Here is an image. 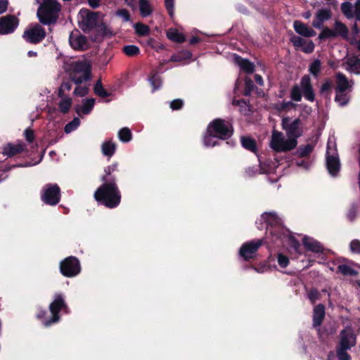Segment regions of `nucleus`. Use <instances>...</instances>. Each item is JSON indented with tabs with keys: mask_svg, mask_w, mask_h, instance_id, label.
<instances>
[{
	"mask_svg": "<svg viewBox=\"0 0 360 360\" xmlns=\"http://www.w3.org/2000/svg\"><path fill=\"white\" fill-rule=\"evenodd\" d=\"M234 129L231 121L216 118L210 122L204 135L203 143L205 146H216L220 140H227L232 136Z\"/></svg>",
	"mask_w": 360,
	"mask_h": 360,
	"instance_id": "1",
	"label": "nucleus"
},
{
	"mask_svg": "<svg viewBox=\"0 0 360 360\" xmlns=\"http://www.w3.org/2000/svg\"><path fill=\"white\" fill-rule=\"evenodd\" d=\"M94 199L99 204L110 209L117 207L122 202V192L117 184H101L94 193Z\"/></svg>",
	"mask_w": 360,
	"mask_h": 360,
	"instance_id": "2",
	"label": "nucleus"
},
{
	"mask_svg": "<svg viewBox=\"0 0 360 360\" xmlns=\"http://www.w3.org/2000/svg\"><path fill=\"white\" fill-rule=\"evenodd\" d=\"M62 6L57 0H42L37 12V16L42 25L56 23Z\"/></svg>",
	"mask_w": 360,
	"mask_h": 360,
	"instance_id": "3",
	"label": "nucleus"
},
{
	"mask_svg": "<svg viewBox=\"0 0 360 360\" xmlns=\"http://www.w3.org/2000/svg\"><path fill=\"white\" fill-rule=\"evenodd\" d=\"M91 77V65L88 61H74L70 66V79L75 84H82Z\"/></svg>",
	"mask_w": 360,
	"mask_h": 360,
	"instance_id": "4",
	"label": "nucleus"
},
{
	"mask_svg": "<svg viewBox=\"0 0 360 360\" xmlns=\"http://www.w3.org/2000/svg\"><path fill=\"white\" fill-rule=\"evenodd\" d=\"M51 316L45 322V326H51L52 324L58 323L60 320V311L67 312L68 305L65 302V296L62 293H56L54 295V300L49 305Z\"/></svg>",
	"mask_w": 360,
	"mask_h": 360,
	"instance_id": "5",
	"label": "nucleus"
},
{
	"mask_svg": "<svg viewBox=\"0 0 360 360\" xmlns=\"http://www.w3.org/2000/svg\"><path fill=\"white\" fill-rule=\"evenodd\" d=\"M46 36V30L39 22H31L23 31L22 38L29 44L41 43Z\"/></svg>",
	"mask_w": 360,
	"mask_h": 360,
	"instance_id": "6",
	"label": "nucleus"
},
{
	"mask_svg": "<svg viewBox=\"0 0 360 360\" xmlns=\"http://www.w3.org/2000/svg\"><path fill=\"white\" fill-rule=\"evenodd\" d=\"M81 271V264L77 257H66V258L60 262V271L62 275L68 278H72V276L78 275Z\"/></svg>",
	"mask_w": 360,
	"mask_h": 360,
	"instance_id": "7",
	"label": "nucleus"
},
{
	"mask_svg": "<svg viewBox=\"0 0 360 360\" xmlns=\"http://www.w3.org/2000/svg\"><path fill=\"white\" fill-rule=\"evenodd\" d=\"M61 197V191L58 184H46L44 186L41 193V199L47 205L54 206L58 204Z\"/></svg>",
	"mask_w": 360,
	"mask_h": 360,
	"instance_id": "8",
	"label": "nucleus"
},
{
	"mask_svg": "<svg viewBox=\"0 0 360 360\" xmlns=\"http://www.w3.org/2000/svg\"><path fill=\"white\" fill-rule=\"evenodd\" d=\"M79 13L81 15L79 26L84 32H90L96 27L99 20V13L88 10V8H81Z\"/></svg>",
	"mask_w": 360,
	"mask_h": 360,
	"instance_id": "9",
	"label": "nucleus"
},
{
	"mask_svg": "<svg viewBox=\"0 0 360 360\" xmlns=\"http://www.w3.org/2000/svg\"><path fill=\"white\" fill-rule=\"evenodd\" d=\"M263 243L264 240H262V238L259 240L258 238V240H252L250 242L245 243L239 249V255L245 260L254 259L259 248L262 245Z\"/></svg>",
	"mask_w": 360,
	"mask_h": 360,
	"instance_id": "10",
	"label": "nucleus"
},
{
	"mask_svg": "<svg viewBox=\"0 0 360 360\" xmlns=\"http://www.w3.org/2000/svg\"><path fill=\"white\" fill-rule=\"evenodd\" d=\"M289 117L282 119V128L286 131L288 137H292L297 140L302 134V120L300 118H296L289 124Z\"/></svg>",
	"mask_w": 360,
	"mask_h": 360,
	"instance_id": "11",
	"label": "nucleus"
},
{
	"mask_svg": "<svg viewBox=\"0 0 360 360\" xmlns=\"http://www.w3.org/2000/svg\"><path fill=\"white\" fill-rule=\"evenodd\" d=\"M20 20L15 15H6L0 18V34H12L17 29Z\"/></svg>",
	"mask_w": 360,
	"mask_h": 360,
	"instance_id": "12",
	"label": "nucleus"
},
{
	"mask_svg": "<svg viewBox=\"0 0 360 360\" xmlns=\"http://www.w3.org/2000/svg\"><path fill=\"white\" fill-rule=\"evenodd\" d=\"M356 337L352 328H344L340 333L339 345L345 347L347 349H351L352 347L356 345Z\"/></svg>",
	"mask_w": 360,
	"mask_h": 360,
	"instance_id": "13",
	"label": "nucleus"
},
{
	"mask_svg": "<svg viewBox=\"0 0 360 360\" xmlns=\"http://www.w3.org/2000/svg\"><path fill=\"white\" fill-rule=\"evenodd\" d=\"M301 90L304 98L309 101H314L316 98L315 92L311 84V78L309 75L302 76L300 81Z\"/></svg>",
	"mask_w": 360,
	"mask_h": 360,
	"instance_id": "14",
	"label": "nucleus"
},
{
	"mask_svg": "<svg viewBox=\"0 0 360 360\" xmlns=\"http://www.w3.org/2000/svg\"><path fill=\"white\" fill-rule=\"evenodd\" d=\"M326 165L329 174L332 176H338L341 168V164L338 155H330L327 151L326 155Z\"/></svg>",
	"mask_w": 360,
	"mask_h": 360,
	"instance_id": "15",
	"label": "nucleus"
},
{
	"mask_svg": "<svg viewBox=\"0 0 360 360\" xmlns=\"http://www.w3.org/2000/svg\"><path fill=\"white\" fill-rule=\"evenodd\" d=\"M326 316V307L323 303H319L314 307L312 325L317 328V333H321V325Z\"/></svg>",
	"mask_w": 360,
	"mask_h": 360,
	"instance_id": "16",
	"label": "nucleus"
},
{
	"mask_svg": "<svg viewBox=\"0 0 360 360\" xmlns=\"http://www.w3.org/2000/svg\"><path fill=\"white\" fill-rule=\"evenodd\" d=\"M69 42L71 47L75 50H85L88 48V41L86 36L82 35L79 32H76V33L72 32L70 35Z\"/></svg>",
	"mask_w": 360,
	"mask_h": 360,
	"instance_id": "17",
	"label": "nucleus"
},
{
	"mask_svg": "<svg viewBox=\"0 0 360 360\" xmlns=\"http://www.w3.org/2000/svg\"><path fill=\"white\" fill-rule=\"evenodd\" d=\"M115 172H118V164L117 162H114L112 165H110L105 167L104 169V174L101 176V180L105 184H117V177L115 174Z\"/></svg>",
	"mask_w": 360,
	"mask_h": 360,
	"instance_id": "18",
	"label": "nucleus"
},
{
	"mask_svg": "<svg viewBox=\"0 0 360 360\" xmlns=\"http://www.w3.org/2000/svg\"><path fill=\"white\" fill-rule=\"evenodd\" d=\"M261 218L266 224V233L270 234V229H273L280 223V218L277 216L276 213L265 212L263 213Z\"/></svg>",
	"mask_w": 360,
	"mask_h": 360,
	"instance_id": "19",
	"label": "nucleus"
},
{
	"mask_svg": "<svg viewBox=\"0 0 360 360\" xmlns=\"http://www.w3.org/2000/svg\"><path fill=\"white\" fill-rule=\"evenodd\" d=\"M95 103L96 100L94 98H84L82 100V104L77 105L75 108V110L78 115H80L81 112L84 115H89L91 112Z\"/></svg>",
	"mask_w": 360,
	"mask_h": 360,
	"instance_id": "20",
	"label": "nucleus"
},
{
	"mask_svg": "<svg viewBox=\"0 0 360 360\" xmlns=\"http://www.w3.org/2000/svg\"><path fill=\"white\" fill-rule=\"evenodd\" d=\"M293 28L295 31L302 37H314L316 36V31L308 27L307 24L301 21H295L293 22Z\"/></svg>",
	"mask_w": 360,
	"mask_h": 360,
	"instance_id": "21",
	"label": "nucleus"
},
{
	"mask_svg": "<svg viewBox=\"0 0 360 360\" xmlns=\"http://www.w3.org/2000/svg\"><path fill=\"white\" fill-rule=\"evenodd\" d=\"M284 137L282 132L274 131L271 140V147L275 151L282 152L283 149Z\"/></svg>",
	"mask_w": 360,
	"mask_h": 360,
	"instance_id": "22",
	"label": "nucleus"
},
{
	"mask_svg": "<svg viewBox=\"0 0 360 360\" xmlns=\"http://www.w3.org/2000/svg\"><path fill=\"white\" fill-rule=\"evenodd\" d=\"M302 243L306 250L313 251L314 252H323V248L318 240H311L308 236H304Z\"/></svg>",
	"mask_w": 360,
	"mask_h": 360,
	"instance_id": "23",
	"label": "nucleus"
},
{
	"mask_svg": "<svg viewBox=\"0 0 360 360\" xmlns=\"http://www.w3.org/2000/svg\"><path fill=\"white\" fill-rule=\"evenodd\" d=\"M270 234L272 237L273 243H276V240H283L284 238H286L287 231L282 225L281 218L280 223L276 225L274 229H270Z\"/></svg>",
	"mask_w": 360,
	"mask_h": 360,
	"instance_id": "24",
	"label": "nucleus"
},
{
	"mask_svg": "<svg viewBox=\"0 0 360 360\" xmlns=\"http://www.w3.org/2000/svg\"><path fill=\"white\" fill-rule=\"evenodd\" d=\"M24 150L23 144L8 143L4 146L3 153L7 156L12 157L16 155V154L21 153Z\"/></svg>",
	"mask_w": 360,
	"mask_h": 360,
	"instance_id": "25",
	"label": "nucleus"
},
{
	"mask_svg": "<svg viewBox=\"0 0 360 360\" xmlns=\"http://www.w3.org/2000/svg\"><path fill=\"white\" fill-rule=\"evenodd\" d=\"M337 86L336 91L343 92L346 91L349 88L348 79L344 73L338 72L336 73Z\"/></svg>",
	"mask_w": 360,
	"mask_h": 360,
	"instance_id": "26",
	"label": "nucleus"
},
{
	"mask_svg": "<svg viewBox=\"0 0 360 360\" xmlns=\"http://www.w3.org/2000/svg\"><path fill=\"white\" fill-rule=\"evenodd\" d=\"M349 28L344 22L335 21L334 25L335 38L340 36L343 39H347L349 34Z\"/></svg>",
	"mask_w": 360,
	"mask_h": 360,
	"instance_id": "27",
	"label": "nucleus"
},
{
	"mask_svg": "<svg viewBox=\"0 0 360 360\" xmlns=\"http://www.w3.org/2000/svg\"><path fill=\"white\" fill-rule=\"evenodd\" d=\"M240 143L243 148L249 150L250 151L253 152L254 153H257V142L255 139H252L250 136H241L240 137Z\"/></svg>",
	"mask_w": 360,
	"mask_h": 360,
	"instance_id": "28",
	"label": "nucleus"
},
{
	"mask_svg": "<svg viewBox=\"0 0 360 360\" xmlns=\"http://www.w3.org/2000/svg\"><path fill=\"white\" fill-rule=\"evenodd\" d=\"M237 63L240 68L246 73H253L255 70L254 63L248 60V59L242 58V57H237Z\"/></svg>",
	"mask_w": 360,
	"mask_h": 360,
	"instance_id": "29",
	"label": "nucleus"
},
{
	"mask_svg": "<svg viewBox=\"0 0 360 360\" xmlns=\"http://www.w3.org/2000/svg\"><path fill=\"white\" fill-rule=\"evenodd\" d=\"M333 87V81L330 79H326L323 82V84L319 89V93L324 98H330Z\"/></svg>",
	"mask_w": 360,
	"mask_h": 360,
	"instance_id": "30",
	"label": "nucleus"
},
{
	"mask_svg": "<svg viewBox=\"0 0 360 360\" xmlns=\"http://www.w3.org/2000/svg\"><path fill=\"white\" fill-rule=\"evenodd\" d=\"M117 148V144L112 141L103 142L101 145V152L103 155L112 157L115 154Z\"/></svg>",
	"mask_w": 360,
	"mask_h": 360,
	"instance_id": "31",
	"label": "nucleus"
},
{
	"mask_svg": "<svg viewBox=\"0 0 360 360\" xmlns=\"http://www.w3.org/2000/svg\"><path fill=\"white\" fill-rule=\"evenodd\" d=\"M139 10L143 18L150 15L153 12V8L148 0H139Z\"/></svg>",
	"mask_w": 360,
	"mask_h": 360,
	"instance_id": "32",
	"label": "nucleus"
},
{
	"mask_svg": "<svg viewBox=\"0 0 360 360\" xmlns=\"http://www.w3.org/2000/svg\"><path fill=\"white\" fill-rule=\"evenodd\" d=\"M193 54L190 50H181L177 53L172 54L170 58V61L172 62H181L184 60H188L192 58Z\"/></svg>",
	"mask_w": 360,
	"mask_h": 360,
	"instance_id": "33",
	"label": "nucleus"
},
{
	"mask_svg": "<svg viewBox=\"0 0 360 360\" xmlns=\"http://www.w3.org/2000/svg\"><path fill=\"white\" fill-rule=\"evenodd\" d=\"M149 82L150 85H152L153 86V91L159 89L162 84V77H160V75H159V74L157 72H155V70H153V72H151L149 77Z\"/></svg>",
	"mask_w": 360,
	"mask_h": 360,
	"instance_id": "34",
	"label": "nucleus"
},
{
	"mask_svg": "<svg viewBox=\"0 0 360 360\" xmlns=\"http://www.w3.org/2000/svg\"><path fill=\"white\" fill-rule=\"evenodd\" d=\"M61 98L62 99L58 103L59 110L63 114H67L72 105V98L68 97V96H65Z\"/></svg>",
	"mask_w": 360,
	"mask_h": 360,
	"instance_id": "35",
	"label": "nucleus"
},
{
	"mask_svg": "<svg viewBox=\"0 0 360 360\" xmlns=\"http://www.w3.org/2000/svg\"><path fill=\"white\" fill-rule=\"evenodd\" d=\"M94 92L95 94L100 96V98H108V96H110L112 94L111 93H108V91L104 89L101 79L96 81L94 86Z\"/></svg>",
	"mask_w": 360,
	"mask_h": 360,
	"instance_id": "36",
	"label": "nucleus"
},
{
	"mask_svg": "<svg viewBox=\"0 0 360 360\" xmlns=\"http://www.w3.org/2000/svg\"><path fill=\"white\" fill-rule=\"evenodd\" d=\"M167 38L176 43H184L186 41V37L184 34L180 33L178 30H170L167 33Z\"/></svg>",
	"mask_w": 360,
	"mask_h": 360,
	"instance_id": "37",
	"label": "nucleus"
},
{
	"mask_svg": "<svg viewBox=\"0 0 360 360\" xmlns=\"http://www.w3.org/2000/svg\"><path fill=\"white\" fill-rule=\"evenodd\" d=\"M336 273H340L344 276H357L359 272L354 269L349 267L345 264H341L338 266Z\"/></svg>",
	"mask_w": 360,
	"mask_h": 360,
	"instance_id": "38",
	"label": "nucleus"
},
{
	"mask_svg": "<svg viewBox=\"0 0 360 360\" xmlns=\"http://www.w3.org/2000/svg\"><path fill=\"white\" fill-rule=\"evenodd\" d=\"M132 132L127 127L121 128L118 131V138L122 142H129L132 139Z\"/></svg>",
	"mask_w": 360,
	"mask_h": 360,
	"instance_id": "39",
	"label": "nucleus"
},
{
	"mask_svg": "<svg viewBox=\"0 0 360 360\" xmlns=\"http://www.w3.org/2000/svg\"><path fill=\"white\" fill-rule=\"evenodd\" d=\"M347 65L356 73H360V58L358 56L349 57L347 61Z\"/></svg>",
	"mask_w": 360,
	"mask_h": 360,
	"instance_id": "40",
	"label": "nucleus"
},
{
	"mask_svg": "<svg viewBox=\"0 0 360 360\" xmlns=\"http://www.w3.org/2000/svg\"><path fill=\"white\" fill-rule=\"evenodd\" d=\"M314 149V146L311 144L308 143L304 146H300L296 150V155L298 157H307L309 156Z\"/></svg>",
	"mask_w": 360,
	"mask_h": 360,
	"instance_id": "41",
	"label": "nucleus"
},
{
	"mask_svg": "<svg viewBox=\"0 0 360 360\" xmlns=\"http://www.w3.org/2000/svg\"><path fill=\"white\" fill-rule=\"evenodd\" d=\"M302 98V91L301 86H299L298 84H294L291 88L290 91V98L292 101H300Z\"/></svg>",
	"mask_w": 360,
	"mask_h": 360,
	"instance_id": "42",
	"label": "nucleus"
},
{
	"mask_svg": "<svg viewBox=\"0 0 360 360\" xmlns=\"http://www.w3.org/2000/svg\"><path fill=\"white\" fill-rule=\"evenodd\" d=\"M122 52L129 57H134L140 54L141 50L136 45H125L122 49Z\"/></svg>",
	"mask_w": 360,
	"mask_h": 360,
	"instance_id": "43",
	"label": "nucleus"
},
{
	"mask_svg": "<svg viewBox=\"0 0 360 360\" xmlns=\"http://www.w3.org/2000/svg\"><path fill=\"white\" fill-rule=\"evenodd\" d=\"M341 11L347 18H353L354 13L353 12V6L349 1H345L341 5Z\"/></svg>",
	"mask_w": 360,
	"mask_h": 360,
	"instance_id": "44",
	"label": "nucleus"
},
{
	"mask_svg": "<svg viewBox=\"0 0 360 360\" xmlns=\"http://www.w3.org/2000/svg\"><path fill=\"white\" fill-rule=\"evenodd\" d=\"M347 349L338 344L336 349L337 356L339 360H351V355L348 354Z\"/></svg>",
	"mask_w": 360,
	"mask_h": 360,
	"instance_id": "45",
	"label": "nucleus"
},
{
	"mask_svg": "<svg viewBox=\"0 0 360 360\" xmlns=\"http://www.w3.org/2000/svg\"><path fill=\"white\" fill-rule=\"evenodd\" d=\"M70 89H72V80H64L58 89V96L60 98H64L65 91H69Z\"/></svg>",
	"mask_w": 360,
	"mask_h": 360,
	"instance_id": "46",
	"label": "nucleus"
},
{
	"mask_svg": "<svg viewBox=\"0 0 360 360\" xmlns=\"http://www.w3.org/2000/svg\"><path fill=\"white\" fill-rule=\"evenodd\" d=\"M135 32L139 36H147L150 32V28L143 22H136L134 25Z\"/></svg>",
	"mask_w": 360,
	"mask_h": 360,
	"instance_id": "47",
	"label": "nucleus"
},
{
	"mask_svg": "<svg viewBox=\"0 0 360 360\" xmlns=\"http://www.w3.org/2000/svg\"><path fill=\"white\" fill-rule=\"evenodd\" d=\"M321 62L319 59H315L309 65V71L315 77H318L321 72Z\"/></svg>",
	"mask_w": 360,
	"mask_h": 360,
	"instance_id": "48",
	"label": "nucleus"
},
{
	"mask_svg": "<svg viewBox=\"0 0 360 360\" xmlns=\"http://www.w3.org/2000/svg\"><path fill=\"white\" fill-rule=\"evenodd\" d=\"M256 86L252 81V79H249V77H246L245 79V89L243 91V94L245 96H250L252 94V92L255 90Z\"/></svg>",
	"mask_w": 360,
	"mask_h": 360,
	"instance_id": "49",
	"label": "nucleus"
},
{
	"mask_svg": "<svg viewBox=\"0 0 360 360\" xmlns=\"http://www.w3.org/2000/svg\"><path fill=\"white\" fill-rule=\"evenodd\" d=\"M80 123L81 122L79 118L75 117L72 121H70V122L65 125V132L71 133V131L76 130V129L79 126Z\"/></svg>",
	"mask_w": 360,
	"mask_h": 360,
	"instance_id": "50",
	"label": "nucleus"
},
{
	"mask_svg": "<svg viewBox=\"0 0 360 360\" xmlns=\"http://www.w3.org/2000/svg\"><path fill=\"white\" fill-rule=\"evenodd\" d=\"M330 38H335V33L334 32V29L332 30L330 28H328V27H325L323 29L321 30L319 35V39H327Z\"/></svg>",
	"mask_w": 360,
	"mask_h": 360,
	"instance_id": "51",
	"label": "nucleus"
},
{
	"mask_svg": "<svg viewBox=\"0 0 360 360\" xmlns=\"http://www.w3.org/2000/svg\"><path fill=\"white\" fill-rule=\"evenodd\" d=\"M335 101L338 103L339 105L343 106L347 105L349 98L347 97L345 91H343L342 93H338V91H336Z\"/></svg>",
	"mask_w": 360,
	"mask_h": 360,
	"instance_id": "52",
	"label": "nucleus"
},
{
	"mask_svg": "<svg viewBox=\"0 0 360 360\" xmlns=\"http://www.w3.org/2000/svg\"><path fill=\"white\" fill-rule=\"evenodd\" d=\"M319 17L323 25V22L330 20L332 18V12L330 8H320L319 11Z\"/></svg>",
	"mask_w": 360,
	"mask_h": 360,
	"instance_id": "53",
	"label": "nucleus"
},
{
	"mask_svg": "<svg viewBox=\"0 0 360 360\" xmlns=\"http://www.w3.org/2000/svg\"><path fill=\"white\" fill-rule=\"evenodd\" d=\"M286 238L288 239V242L289 245L293 248L297 252L300 250V243L298 240L295 238V236H292V234L286 235Z\"/></svg>",
	"mask_w": 360,
	"mask_h": 360,
	"instance_id": "54",
	"label": "nucleus"
},
{
	"mask_svg": "<svg viewBox=\"0 0 360 360\" xmlns=\"http://www.w3.org/2000/svg\"><path fill=\"white\" fill-rule=\"evenodd\" d=\"M49 316H48V311L46 309H43V307H38L36 313V319L41 320L43 325L45 326V322L48 320Z\"/></svg>",
	"mask_w": 360,
	"mask_h": 360,
	"instance_id": "55",
	"label": "nucleus"
},
{
	"mask_svg": "<svg viewBox=\"0 0 360 360\" xmlns=\"http://www.w3.org/2000/svg\"><path fill=\"white\" fill-rule=\"evenodd\" d=\"M297 144L296 139L292 137H288L286 141L283 139V151H290V150L295 148Z\"/></svg>",
	"mask_w": 360,
	"mask_h": 360,
	"instance_id": "56",
	"label": "nucleus"
},
{
	"mask_svg": "<svg viewBox=\"0 0 360 360\" xmlns=\"http://www.w3.org/2000/svg\"><path fill=\"white\" fill-rule=\"evenodd\" d=\"M277 262L281 268H286L290 263V259L286 255L283 254V252H278L277 254Z\"/></svg>",
	"mask_w": 360,
	"mask_h": 360,
	"instance_id": "57",
	"label": "nucleus"
},
{
	"mask_svg": "<svg viewBox=\"0 0 360 360\" xmlns=\"http://www.w3.org/2000/svg\"><path fill=\"white\" fill-rule=\"evenodd\" d=\"M291 43L295 48H303L304 44H306V40L304 38L300 37V36L294 35L290 39Z\"/></svg>",
	"mask_w": 360,
	"mask_h": 360,
	"instance_id": "58",
	"label": "nucleus"
},
{
	"mask_svg": "<svg viewBox=\"0 0 360 360\" xmlns=\"http://www.w3.org/2000/svg\"><path fill=\"white\" fill-rule=\"evenodd\" d=\"M89 88L87 86H80L77 84V87L74 90V94L77 96H84L89 94Z\"/></svg>",
	"mask_w": 360,
	"mask_h": 360,
	"instance_id": "59",
	"label": "nucleus"
},
{
	"mask_svg": "<svg viewBox=\"0 0 360 360\" xmlns=\"http://www.w3.org/2000/svg\"><path fill=\"white\" fill-rule=\"evenodd\" d=\"M296 105L295 103L292 102V101H288V102H285L283 101L282 103H278V104L276 105V108L278 110H287L290 108H295Z\"/></svg>",
	"mask_w": 360,
	"mask_h": 360,
	"instance_id": "60",
	"label": "nucleus"
},
{
	"mask_svg": "<svg viewBox=\"0 0 360 360\" xmlns=\"http://www.w3.org/2000/svg\"><path fill=\"white\" fill-rule=\"evenodd\" d=\"M308 298L311 303L314 304L316 301L321 298V293L319 292L318 289L312 288L308 293Z\"/></svg>",
	"mask_w": 360,
	"mask_h": 360,
	"instance_id": "61",
	"label": "nucleus"
},
{
	"mask_svg": "<svg viewBox=\"0 0 360 360\" xmlns=\"http://www.w3.org/2000/svg\"><path fill=\"white\" fill-rule=\"evenodd\" d=\"M25 138L29 143H32L35 139L34 131L32 128H27L25 131Z\"/></svg>",
	"mask_w": 360,
	"mask_h": 360,
	"instance_id": "62",
	"label": "nucleus"
},
{
	"mask_svg": "<svg viewBox=\"0 0 360 360\" xmlns=\"http://www.w3.org/2000/svg\"><path fill=\"white\" fill-rule=\"evenodd\" d=\"M184 106V101L181 98H175L170 103L172 110H181Z\"/></svg>",
	"mask_w": 360,
	"mask_h": 360,
	"instance_id": "63",
	"label": "nucleus"
},
{
	"mask_svg": "<svg viewBox=\"0 0 360 360\" xmlns=\"http://www.w3.org/2000/svg\"><path fill=\"white\" fill-rule=\"evenodd\" d=\"M350 250L352 252L358 253L360 255V240H352L349 244Z\"/></svg>",
	"mask_w": 360,
	"mask_h": 360,
	"instance_id": "64",
	"label": "nucleus"
}]
</instances>
